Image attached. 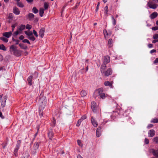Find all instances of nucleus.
Here are the masks:
<instances>
[{"instance_id": "cd10ccee", "label": "nucleus", "mask_w": 158, "mask_h": 158, "mask_svg": "<svg viewBox=\"0 0 158 158\" xmlns=\"http://www.w3.org/2000/svg\"><path fill=\"white\" fill-rule=\"evenodd\" d=\"M19 45L21 48L24 49H26L27 48V47L25 46L23 44H19Z\"/></svg>"}, {"instance_id": "4d7b16f0", "label": "nucleus", "mask_w": 158, "mask_h": 158, "mask_svg": "<svg viewBox=\"0 0 158 158\" xmlns=\"http://www.w3.org/2000/svg\"><path fill=\"white\" fill-rule=\"evenodd\" d=\"M24 36L23 35H21L19 37V39L20 40H24Z\"/></svg>"}, {"instance_id": "2eb2a0df", "label": "nucleus", "mask_w": 158, "mask_h": 158, "mask_svg": "<svg viewBox=\"0 0 158 158\" xmlns=\"http://www.w3.org/2000/svg\"><path fill=\"white\" fill-rule=\"evenodd\" d=\"M12 34V32L10 31L9 32H6L3 33V35L7 38H9L11 36Z\"/></svg>"}, {"instance_id": "20e7f679", "label": "nucleus", "mask_w": 158, "mask_h": 158, "mask_svg": "<svg viewBox=\"0 0 158 158\" xmlns=\"http://www.w3.org/2000/svg\"><path fill=\"white\" fill-rule=\"evenodd\" d=\"M25 26L23 24L20 25L17 30L14 33L13 35H17L21 33V32L25 29Z\"/></svg>"}, {"instance_id": "c85d7f7f", "label": "nucleus", "mask_w": 158, "mask_h": 158, "mask_svg": "<svg viewBox=\"0 0 158 158\" xmlns=\"http://www.w3.org/2000/svg\"><path fill=\"white\" fill-rule=\"evenodd\" d=\"M44 9L43 8H41L40 10L39 14L40 15L41 17H42L43 16Z\"/></svg>"}, {"instance_id": "aec40b11", "label": "nucleus", "mask_w": 158, "mask_h": 158, "mask_svg": "<svg viewBox=\"0 0 158 158\" xmlns=\"http://www.w3.org/2000/svg\"><path fill=\"white\" fill-rule=\"evenodd\" d=\"M158 15V14L156 12H154L150 15V17L151 19H153L156 18Z\"/></svg>"}, {"instance_id": "1a4fd4ad", "label": "nucleus", "mask_w": 158, "mask_h": 158, "mask_svg": "<svg viewBox=\"0 0 158 158\" xmlns=\"http://www.w3.org/2000/svg\"><path fill=\"white\" fill-rule=\"evenodd\" d=\"M17 49V47L14 45H12L10 48V51L12 54H13Z\"/></svg>"}, {"instance_id": "3c124183", "label": "nucleus", "mask_w": 158, "mask_h": 158, "mask_svg": "<svg viewBox=\"0 0 158 158\" xmlns=\"http://www.w3.org/2000/svg\"><path fill=\"white\" fill-rule=\"evenodd\" d=\"M153 38L154 39H157L158 38V34H154L153 36Z\"/></svg>"}, {"instance_id": "49530a36", "label": "nucleus", "mask_w": 158, "mask_h": 158, "mask_svg": "<svg viewBox=\"0 0 158 158\" xmlns=\"http://www.w3.org/2000/svg\"><path fill=\"white\" fill-rule=\"evenodd\" d=\"M153 141L156 143H158V137H154L153 139Z\"/></svg>"}, {"instance_id": "7ed1b4c3", "label": "nucleus", "mask_w": 158, "mask_h": 158, "mask_svg": "<svg viewBox=\"0 0 158 158\" xmlns=\"http://www.w3.org/2000/svg\"><path fill=\"white\" fill-rule=\"evenodd\" d=\"M91 106L93 112L94 113L97 112L99 109L96 103L94 101L91 102Z\"/></svg>"}, {"instance_id": "de8ad7c7", "label": "nucleus", "mask_w": 158, "mask_h": 158, "mask_svg": "<svg viewBox=\"0 0 158 158\" xmlns=\"http://www.w3.org/2000/svg\"><path fill=\"white\" fill-rule=\"evenodd\" d=\"M25 27L27 29H28L29 30H30L31 29V28L32 27V26H31V25H30L29 24H27Z\"/></svg>"}, {"instance_id": "f257e3e1", "label": "nucleus", "mask_w": 158, "mask_h": 158, "mask_svg": "<svg viewBox=\"0 0 158 158\" xmlns=\"http://www.w3.org/2000/svg\"><path fill=\"white\" fill-rule=\"evenodd\" d=\"M39 103L40 108L41 109H44L46 104V97L43 96L42 93L40 94L39 98Z\"/></svg>"}, {"instance_id": "c756f323", "label": "nucleus", "mask_w": 158, "mask_h": 158, "mask_svg": "<svg viewBox=\"0 0 158 158\" xmlns=\"http://www.w3.org/2000/svg\"><path fill=\"white\" fill-rule=\"evenodd\" d=\"M34 17V15L33 14L29 13L28 15V18L29 20H31L32 19H33Z\"/></svg>"}, {"instance_id": "5701e85b", "label": "nucleus", "mask_w": 158, "mask_h": 158, "mask_svg": "<svg viewBox=\"0 0 158 158\" xmlns=\"http://www.w3.org/2000/svg\"><path fill=\"white\" fill-rule=\"evenodd\" d=\"M113 41L112 39H109L108 43V46L110 48L113 46Z\"/></svg>"}, {"instance_id": "bb28decb", "label": "nucleus", "mask_w": 158, "mask_h": 158, "mask_svg": "<svg viewBox=\"0 0 158 158\" xmlns=\"http://www.w3.org/2000/svg\"><path fill=\"white\" fill-rule=\"evenodd\" d=\"M104 10H105V12H104L105 15H106V17H107L108 12V7L107 6H106L104 8Z\"/></svg>"}, {"instance_id": "5fc2aeb1", "label": "nucleus", "mask_w": 158, "mask_h": 158, "mask_svg": "<svg viewBox=\"0 0 158 158\" xmlns=\"http://www.w3.org/2000/svg\"><path fill=\"white\" fill-rule=\"evenodd\" d=\"M99 5H100V3H99V2H98V3L96 9L95 10L96 12H97L98 11V10L99 8Z\"/></svg>"}, {"instance_id": "37998d69", "label": "nucleus", "mask_w": 158, "mask_h": 158, "mask_svg": "<svg viewBox=\"0 0 158 158\" xmlns=\"http://www.w3.org/2000/svg\"><path fill=\"white\" fill-rule=\"evenodd\" d=\"M17 5L19 7L21 8H23L24 6V5L22 3L19 2H17Z\"/></svg>"}, {"instance_id": "6ab92c4d", "label": "nucleus", "mask_w": 158, "mask_h": 158, "mask_svg": "<svg viewBox=\"0 0 158 158\" xmlns=\"http://www.w3.org/2000/svg\"><path fill=\"white\" fill-rule=\"evenodd\" d=\"M21 51L17 49L16 51L13 54L15 56H19L21 55Z\"/></svg>"}, {"instance_id": "69168bd1", "label": "nucleus", "mask_w": 158, "mask_h": 158, "mask_svg": "<svg viewBox=\"0 0 158 158\" xmlns=\"http://www.w3.org/2000/svg\"><path fill=\"white\" fill-rule=\"evenodd\" d=\"M2 148H4L7 145V143H6L5 144H4V143H3L2 144Z\"/></svg>"}, {"instance_id": "680f3d73", "label": "nucleus", "mask_w": 158, "mask_h": 158, "mask_svg": "<svg viewBox=\"0 0 158 158\" xmlns=\"http://www.w3.org/2000/svg\"><path fill=\"white\" fill-rule=\"evenodd\" d=\"M156 52V50L155 49H152L150 51V53L152 54L153 53L155 52Z\"/></svg>"}, {"instance_id": "72a5a7b5", "label": "nucleus", "mask_w": 158, "mask_h": 158, "mask_svg": "<svg viewBox=\"0 0 158 158\" xmlns=\"http://www.w3.org/2000/svg\"><path fill=\"white\" fill-rule=\"evenodd\" d=\"M103 34L105 38H106L107 36L108 35V33L106 30H104Z\"/></svg>"}, {"instance_id": "0eeeda50", "label": "nucleus", "mask_w": 158, "mask_h": 158, "mask_svg": "<svg viewBox=\"0 0 158 158\" xmlns=\"http://www.w3.org/2000/svg\"><path fill=\"white\" fill-rule=\"evenodd\" d=\"M39 144L40 143L39 142H35L33 148L31 149V151L34 154H35L36 152V151L38 149Z\"/></svg>"}, {"instance_id": "2f4dec72", "label": "nucleus", "mask_w": 158, "mask_h": 158, "mask_svg": "<svg viewBox=\"0 0 158 158\" xmlns=\"http://www.w3.org/2000/svg\"><path fill=\"white\" fill-rule=\"evenodd\" d=\"M107 94H105L104 93H102L100 95V97L102 99H104L106 98L107 97Z\"/></svg>"}, {"instance_id": "e433bc0d", "label": "nucleus", "mask_w": 158, "mask_h": 158, "mask_svg": "<svg viewBox=\"0 0 158 158\" xmlns=\"http://www.w3.org/2000/svg\"><path fill=\"white\" fill-rule=\"evenodd\" d=\"M49 6V4H48L46 2H45L44 4V8L45 10H47V9Z\"/></svg>"}, {"instance_id": "4be33fe9", "label": "nucleus", "mask_w": 158, "mask_h": 158, "mask_svg": "<svg viewBox=\"0 0 158 158\" xmlns=\"http://www.w3.org/2000/svg\"><path fill=\"white\" fill-rule=\"evenodd\" d=\"M104 85L106 86H109L110 87L112 88V82H110L109 81H106L104 82Z\"/></svg>"}, {"instance_id": "603ef678", "label": "nucleus", "mask_w": 158, "mask_h": 158, "mask_svg": "<svg viewBox=\"0 0 158 158\" xmlns=\"http://www.w3.org/2000/svg\"><path fill=\"white\" fill-rule=\"evenodd\" d=\"M152 29V30L156 31L158 30V27H153Z\"/></svg>"}, {"instance_id": "e2e57ef3", "label": "nucleus", "mask_w": 158, "mask_h": 158, "mask_svg": "<svg viewBox=\"0 0 158 158\" xmlns=\"http://www.w3.org/2000/svg\"><path fill=\"white\" fill-rule=\"evenodd\" d=\"M0 117H1L2 119H3L5 118L2 115V113L1 112H0Z\"/></svg>"}, {"instance_id": "9d476101", "label": "nucleus", "mask_w": 158, "mask_h": 158, "mask_svg": "<svg viewBox=\"0 0 158 158\" xmlns=\"http://www.w3.org/2000/svg\"><path fill=\"white\" fill-rule=\"evenodd\" d=\"M103 63L105 64H107L109 63L110 61V57L108 56H106L103 57Z\"/></svg>"}, {"instance_id": "a19ab883", "label": "nucleus", "mask_w": 158, "mask_h": 158, "mask_svg": "<svg viewBox=\"0 0 158 158\" xmlns=\"http://www.w3.org/2000/svg\"><path fill=\"white\" fill-rule=\"evenodd\" d=\"M27 38L32 41H34L35 40V38L33 36H28Z\"/></svg>"}, {"instance_id": "6e6552de", "label": "nucleus", "mask_w": 158, "mask_h": 158, "mask_svg": "<svg viewBox=\"0 0 158 158\" xmlns=\"http://www.w3.org/2000/svg\"><path fill=\"white\" fill-rule=\"evenodd\" d=\"M150 152L152 153L154 156L158 158V149L155 150L153 148L151 149L150 150Z\"/></svg>"}, {"instance_id": "7c9ffc66", "label": "nucleus", "mask_w": 158, "mask_h": 158, "mask_svg": "<svg viewBox=\"0 0 158 158\" xmlns=\"http://www.w3.org/2000/svg\"><path fill=\"white\" fill-rule=\"evenodd\" d=\"M25 34L28 36H32L33 34V33L31 31H24Z\"/></svg>"}, {"instance_id": "6e6d98bb", "label": "nucleus", "mask_w": 158, "mask_h": 158, "mask_svg": "<svg viewBox=\"0 0 158 158\" xmlns=\"http://www.w3.org/2000/svg\"><path fill=\"white\" fill-rule=\"evenodd\" d=\"M119 27L118 25H116L115 27V30L117 31L119 29Z\"/></svg>"}, {"instance_id": "a211bd4d", "label": "nucleus", "mask_w": 158, "mask_h": 158, "mask_svg": "<svg viewBox=\"0 0 158 158\" xmlns=\"http://www.w3.org/2000/svg\"><path fill=\"white\" fill-rule=\"evenodd\" d=\"M33 76H29L27 78V81L28 82V84L30 85H31L32 84V79Z\"/></svg>"}, {"instance_id": "09e8293b", "label": "nucleus", "mask_w": 158, "mask_h": 158, "mask_svg": "<svg viewBox=\"0 0 158 158\" xmlns=\"http://www.w3.org/2000/svg\"><path fill=\"white\" fill-rule=\"evenodd\" d=\"M82 121L80 119L78 120L77 124L76 126L77 127H79L80 126L81 123Z\"/></svg>"}, {"instance_id": "dca6fc26", "label": "nucleus", "mask_w": 158, "mask_h": 158, "mask_svg": "<svg viewBox=\"0 0 158 158\" xmlns=\"http://www.w3.org/2000/svg\"><path fill=\"white\" fill-rule=\"evenodd\" d=\"M101 127H98L96 131V136L98 137H99L101 133Z\"/></svg>"}, {"instance_id": "13d9d810", "label": "nucleus", "mask_w": 158, "mask_h": 158, "mask_svg": "<svg viewBox=\"0 0 158 158\" xmlns=\"http://www.w3.org/2000/svg\"><path fill=\"white\" fill-rule=\"evenodd\" d=\"M145 143L146 144H148L149 143L148 139L147 138L145 139Z\"/></svg>"}, {"instance_id": "8fccbe9b", "label": "nucleus", "mask_w": 158, "mask_h": 158, "mask_svg": "<svg viewBox=\"0 0 158 158\" xmlns=\"http://www.w3.org/2000/svg\"><path fill=\"white\" fill-rule=\"evenodd\" d=\"M13 17V14L12 13H10L9 15L8 18L11 19H12Z\"/></svg>"}, {"instance_id": "f8f14e48", "label": "nucleus", "mask_w": 158, "mask_h": 158, "mask_svg": "<svg viewBox=\"0 0 158 158\" xmlns=\"http://www.w3.org/2000/svg\"><path fill=\"white\" fill-rule=\"evenodd\" d=\"M91 121L92 125L94 127H97L98 126V123L94 119L93 117L91 118Z\"/></svg>"}, {"instance_id": "052dcab7", "label": "nucleus", "mask_w": 158, "mask_h": 158, "mask_svg": "<svg viewBox=\"0 0 158 158\" xmlns=\"http://www.w3.org/2000/svg\"><path fill=\"white\" fill-rule=\"evenodd\" d=\"M14 41H15L16 43V44H18L19 42V40L15 39H14Z\"/></svg>"}, {"instance_id": "c9c22d12", "label": "nucleus", "mask_w": 158, "mask_h": 158, "mask_svg": "<svg viewBox=\"0 0 158 158\" xmlns=\"http://www.w3.org/2000/svg\"><path fill=\"white\" fill-rule=\"evenodd\" d=\"M0 49L4 51L6 50V49L5 47L3 44H0Z\"/></svg>"}, {"instance_id": "9b49d317", "label": "nucleus", "mask_w": 158, "mask_h": 158, "mask_svg": "<svg viewBox=\"0 0 158 158\" xmlns=\"http://www.w3.org/2000/svg\"><path fill=\"white\" fill-rule=\"evenodd\" d=\"M112 73V70L111 68H109L106 71H104V73H103L104 74L105 76H108Z\"/></svg>"}, {"instance_id": "39448f33", "label": "nucleus", "mask_w": 158, "mask_h": 158, "mask_svg": "<svg viewBox=\"0 0 158 158\" xmlns=\"http://www.w3.org/2000/svg\"><path fill=\"white\" fill-rule=\"evenodd\" d=\"M103 89L102 88H100L96 89L93 94V96L96 98L98 96H100L101 94L103 92Z\"/></svg>"}, {"instance_id": "774afa93", "label": "nucleus", "mask_w": 158, "mask_h": 158, "mask_svg": "<svg viewBox=\"0 0 158 158\" xmlns=\"http://www.w3.org/2000/svg\"><path fill=\"white\" fill-rule=\"evenodd\" d=\"M153 126V125L152 124H150L148 125V128H150L152 127Z\"/></svg>"}, {"instance_id": "4c0bfd02", "label": "nucleus", "mask_w": 158, "mask_h": 158, "mask_svg": "<svg viewBox=\"0 0 158 158\" xmlns=\"http://www.w3.org/2000/svg\"><path fill=\"white\" fill-rule=\"evenodd\" d=\"M56 120L54 118H53V121H52V122L51 123V125L53 127H54L56 124Z\"/></svg>"}, {"instance_id": "79ce46f5", "label": "nucleus", "mask_w": 158, "mask_h": 158, "mask_svg": "<svg viewBox=\"0 0 158 158\" xmlns=\"http://www.w3.org/2000/svg\"><path fill=\"white\" fill-rule=\"evenodd\" d=\"M18 23H15V24L12 25L11 27H12V31H13L14 30L15 28L17 26Z\"/></svg>"}, {"instance_id": "ddd939ff", "label": "nucleus", "mask_w": 158, "mask_h": 158, "mask_svg": "<svg viewBox=\"0 0 158 158\" xmlns=\"http://www.w3.org/2000/svg\"><path fill=\"white\" fill-rule=\"evenodd\" d=\"M13 12L16 15H19L20 14V11L18 8L15 6L13 8Z\"/></svg>"}, {"instance_id": "0e129e2a", "label": "nucleus", "mask_w": 158, "mask_h": 158, "mask_svg": "<svg viewBox=\"0 0 158 158\" xmlns=\"http://www.w3.org/2000/svg\"><path fill=\"white\" fill-rule=\"evenodd\" d=\"M158 63V58H156L154 61V64H156Z\"/></svg>"}, {"instance_id": "473e14b6", "label": "nucleus", "mask_w": 158, "mask_h": 158, "mask_svg": "<svg viewBox=\"0 0 158 158\" xmlns=\"http://www.w3.org/2000/svg\"><path fill=\"white\" fill-rule=\"evenodd\" d=\"M44 109H41L40 108V107H39V113L40 116V117H42L43 115V110Z\"/></svg>"}, {"instance_id": "58836bf2", "label": "nucleus", "mask_w": 158, "mask_h": 158, "mask_svg": "<svg viewBox=\"0 0 158 158\" xmlns=\"http://www.w3.org/2000/svg\"><path fill=\"white\" fill-rule=\"evenodd\" d=\"M111 18L112 20V23L113 25L114 26L116 24V20L114 19V17L113 16H111Z\"/></svg>"}, {"instance_id": "bf43d9fd", "label": "nucleus", "mask_w": 158, "mask_h": 158, "mask_svg": "<svg viewBox=\"0 0 158 158\" xmlns=\"http://www.w3.org/2000/svg\"><path fill=\"white\" fill-rule=\"evenodd\" d=\"M86 116H82L80 119L82 121L83 120L86 119Z\"/></svg>"}, {"instance_id": "a18cd8bd", "label": "nucleus", "mask_w": 158, "mask_h": 158, "mask_svg": "<svg viewBox=\"0 0 158 158\" xmlns=\"http://www.w3.org/2000/svg\"><path fill=\"white\" fill-rule=\"evenodd\" d=\"M22 42L24 43H26L29 44H31V43H30V41L26 39L23 40H22Z\"/></svg>"}, {"instance_id": "f3484780", "label": "nucleus", "mask_w": 158, "mask_h": 158, "mask_svg": "<svg viewBox=\"0 0 158 158\" xmlns=\"http://www.w3.org/2000/svg\"><path fill=\"white\" fill-rule=\"evenodd\" d=\"M106 67V64H103L102 65L101 67V71L102 74H103V73H104V71H105V70Z\"/></svg>"}, {"instance_id": "c03bdc74", "label": "nucleus", "mask_w": 158, "mask_h": 158, "mask_svg": "<svg viewBox=\"0 0 158 158\" xmlns=\"http://www.w3.org/2000/svg\"><path fill=\"white\" fill-rule=\"evenodd\" d=\"M151 122L154 123H158V119L157 118L153 119L151 121Z\"/></svg>"}, {"instance_id": "f704fd0d", "label": "nucleus", "mask_w": 158, "mask_h": 158, "mask_svg": "<svg viewBox=\"0 0 158 158\" xmlns=\"http://www.w3.org/2000/svg\"><path fill=\"white\" fill-rule=\"evenodd\" d=\"M1 40L3 41L4 42L6 43L8 41V40L3 37H1L0 38Z\"/></svg>"}, {"instance_id": "a878e982", "label": "nucleus", "mask_w": 158, "mask_h": 158, "mask_svg": "<svg viewBox=\"0 0 158 158\" xmlns=\"http://www.w3.org/2000/svg\"><path fill=\"white\" fill-rule=\"evenodd\" d=\"M53 135V133L52 131H50L48 133V136L49 139L51 140H52V136Z\"/></svg>"}, {"instance_id": "f03ea898", "label": "nucleus", "mask_w": 158, "mask_h": 158, "mask_svg": "<svg viewBox=\"0 0 158 158\" xmlns=\"http://www.w3.org/2000/svg\"><path fill=\"white\" fill-rule=\"evenodd\" d=\"M156 0H149L148 2L147 5L150 8L152 9H156L158 5L156 4Z\"/></svg>"}, {"instance_id": "412c9836", "label": "nucleus", "mask_w": 158, "mask_h": 158, "mask_svg": "<svg viewBox=\"0 0 158 158\" xmlns=\"http://www.w3.org/2000/svg\"><path fill=\"white\" fill-rule=\"evenodd\" d=\"M44 31V28H42L40 30L39 32V35L41 38L43 37Z\"/></svg>"}, {"instance_id": "ea45409f", "label": "nucleus", "mask_w": 158, "mask_h": 158, "mask_svg": "<svg viewBox=\"0 0 158 158\" xmlns=\"http://www.w3.org/2000/svg\"><path fill=\"white\" fill-rule=\"evenodd\" d=\"M32 10L33 12L35 14H36L38 12V10L36 9V8L35 7H33Z\"/></svg>"}, {"instance_id": "b1692460", "label": "nucleus", "mask_w": 158, "mask_h": 158, "mask_svg": "<svg viewBox=\"0 0 158 158\" xmlns=\"http://www.w3.org/2000/svg\"><path fill=\"white\" fill-rule=\"evenodd\" d=\"M29 154L28 152H24L21 158H28Z\"/></svg>"}, {"instance_id": "4468645a", "label": "nucleus", "mask_w": 158, "mask_h": 158, "mask_svg": "<svg viewBox=\"0 0 158 158\" xmlns=\"http://www.w3.org/2000/svg\"><path fill=\"white\" fill-rule=\"evenodd\" d=\"M155 134V131L153 129L150 130L148 132V135L149 137H153Z\"/></svg>"}, {"instance_id": "338daca9", "label": "nucleus", "mask_w": 158, "mask_h": 158, "mask_svg": "<svg viewBox=\"0 0 158 158\" xmlns=\"http://www.w3.org/2000/svg\"><path fill=\"white\" fill-rule=\"evenodd\" d=\"M148 47L149 48H152L153 47V45L152 44H149L148 45Z\"/></svg>"}, {"instance_id": "864d4df0", "label": "nucleus", "mask_w": 158, "mask_h": 158, "mask_svg": "<svg viewBox=\"0 0 158 158\" xmlns=\"http://www.w3.org/2000/svg\"><path fill=\"white\" fill-rule=\"evenodd\" d=\"M33 33L34 35L36 37H37L38 36V34H37V32L35 30H34L33 31Z\"/></svg>"}, {"instance_id": "423d86ee", "label": "nucleus", "mask_w": 158, "mask_h": 158, "mask_svg": "<svg viewBox=\"0 0 158 158\" xmlns=\"http://www.w3.org/2000/svg\"><path fill=\"white\" fill-rule=\"evenodd\" d=\"M3 95H0V102H1V106L2 107H4L6 105V102L7 99V97L4 96L3 97Z\"/></svg>"}, {"instance_id": "393cba45", "label": "nucleus", "mask_w": 158, "mask_h": 158, "mask_svg": "<svg viewBox=\"0 0 158 158\" xmlns=\"http://www.w3.org/2000/svg\"><path fill=\"white\" fill-rule=\"evenodd\" d=\"M80 94L81 97H84L87 95V93L85 90H82L80 92Z\"/></svg>"}]
</instances>
